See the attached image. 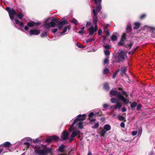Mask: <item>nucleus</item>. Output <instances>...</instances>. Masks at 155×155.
Returning <instances> with one entry per match:
<instances>
[{
  "instance_id": "23",
  "label": "nucleus",
  "mask_w": 155,
  "mask_h": 155,
  "mask_svg": "<svg viewBox=\"0 0 155 155\" xmlns=\"http://www.w3.org/2000/svg\"><path fill=\"white\" fill-rule=\"evenodd\" d=\"M104 88L105 90L108 91L110 89V87L108 84L107 83H106L104 85Z\"/></svg>"
},
{
  "instance_id": "40",
  "label": "nucleus",
  "mask_w": 155,
  "mask_h": 155,
  "mask_svg": "<svg viewBox=\"0 0 155 155\" xmlns=\"http://www.w3.org/2000/svg\"><path fill=\"white\" fill-rule=\"evenodd\" d=\"M99 126V124L98 123H96L92 127L93 128L97 129Z\"/></svg>"
},
{
  "instance_id": "21",
  "label": "nucleus",
  "mask_w": 155,
  "mask_h": 155,
  "mask_svg": "<svg viewBox=\"0 0 155 155\" xmlns=\"http://www.w3.org/2000/svg\"><path fill=\"white\" fill-rule=\"evenodd\" d=\"M126 32L127 33H129L130 31H132L131 25H127L126 28Z\"/></svg>"
},
{
  "instance_id": "48",
  "label": "nucleus",
  "mask_w": 155,
  "mask_h": 155,
  "mask_svg": "<svg viewBox=\"0 0 155 155\" xmlns=\"http://www.w3.org/2000/svg\"><path fill=\"white\" fill-rule=\"evenodd\" d=\"M52 32L53 34L55 33L58 31V29L57 28H55L54 29H51Z\"/></svg>"
},
{
  "instance_id": "38",
  "label": "nucleus",
  "mask_w": 155,
  "mask_h": 155,
  "mask_svg": "<svg viewBox=\"0 0 155 155\" xmlns=\"http://www.w3.org/2000/svg\"><path fill=\"white\" fill-rule=\"evenodd\" d=\"M124 41L120 40V41L118 42V45L119 46H124Z\"/></svg>"
},
{
  "instance_id": "61",
  "label": "nucleus",
  "mask_w": 155,
  "mask_h": 155,
  "mask_svg": "<svg viewBox=\"0 0 155 155\" xmlns=\"http://www.w3.org/2000/svg\"><path fill=\"white\" fill-rule=\"evenodd\" d=\"M121 94L122 95H125L127 94V93L125 91H121Z\"/></svg>"
},
{
  "instance_id": "26",
  "label": "nucleus",
  "mask_w": 155,
  "mask_h": 155,
  "mask_svg": "<svg viewBox=\"0 0 155 155\" xmlns=\"http://www.w3.org/2000/svg\"><path fill=\"white\" fill-rule=\"evenodd\" d=\"M16 16L19 19H22L24 16V15L22 13V12H21L19 14H17Z\"/></svg>"
},
{
  "instance_id": "15",
  "label": "nucleus",
  "mask_w": 155,
  "mask_h": 155,
  "mask_svg": "<svg viewBox=\"0 0 155 155\" xmlns=\"http://www.w3.org/2000/svg\"><path fill=\"white\" fill-rule=\"evenodd\" d=\"M71 28L70 25H68L64 27L63 31L61 33V34H62L65 33L67 29L70 30Z\"/></svg>"
},
{
  "instance_id": "18",
  "label": "nucleus",
  "mask_w": 155,
  "mask_h": 155,
  "mask_svg": "<svg viewBox=\"0 0 155 155\" xmlns=\"http://www.w3.org/2000/svg\"><path fill=\"white\" fill-rule=\"evenodd\" d=\"M65 146L64 144H62L59 147L58 150L60 151V152L63 153L64 152V148Z\"/></svg>"
},
{
  "instance_id": "49",
  "label": "nucleus",
  "mask_w": 155,
  "mask_h": 155,
  "mask_svg": "<svg viewBox=\"0 0 155 155\" xmlns=\"http://www.w3.org/2000/svg\"><path fill=\"white\" fill-rule=\"evenodd\" d=\"M94 113L93 112H91V113H90L88 115L89 118H88V119H90V117H92L94 115Z\"/></svg>"
},
{
  "instance_id": "13",
  "label": "nucleus",
  "mask_w": 155,
  "mask_h": 155,
  "mask_svg": "<svg viewBox=\"0 0 155 155\" xmlns=\"http://www.w3.org/2000/svg\"><path fill=\"white\" fill-rule=\"evenodd\" d=\"M80 133V131L77 130H74L71 135V137H74L76 136L78 134H79Z\"/></svg>"
},
{
  "instance_id": "2",
  "label": "nucleus",
  "mask_w": 155,
  "mask_h": 155,
  "mask_svg": "<svg viewBox=\"0 0 155 155\" xmlns=\"http://www.w3.org/2000/svg\"><path fill=\"white\" fill-rule=\"evenodd\" d=\"M34 150L36 155H47L51 154L52 152L51 148H48L44 145L35 146L34 147Z\"/></svg>"
},
{
  "instance_id": "7",
  "label": "nucleus",
  "mask_w": 155,
  "mask_h": 155,
  "mask_svg": "<svg viewBox=\"0 0 155 155\" xmlns=\"http://www.w3.org/2000/svg\"><path fill=\"white\" fill-rule=\"evenodd\" d=\"M85 114H79L77 116V117L74 120V124H75L78 122H82L86 118Z\"/></svg>"
},
{
  "instance_id": "57",
  "label": "nucleus",
  "mask_w": 155,
  "mask_h": 155,
  "mask_svg": "<svg viewBox=\"0 0 155 155\" xmlns=\"http://www.w3.org/2000/svg\"><path fill=\"white\" fill-rule=\"evenodd\" d=\"M120 126L121 127L124 128L125 127V124L124 122H122L120 124Z\"/></svg>"
},
{
  "instance_id": "19",
  "label": "nucleus",
  "mask_w": 155,
  "mask_h": 155,
  "mask_svg": "<svg viewBox=\"0 0 155 155\" xmlns=\"http://www.w3.org/2000/svg\"><path fill=\"white\" fill-rule=\"evenodd\" d=\"M15 23L16 24L19 25L21 27H23L24 26V23L22 22H20L19 20L18 19H15Z\"/></svg>"
},
{
  "instance_id": "27",
  "label": "nucleus",
  "mask_w": 155,
  "mask_h": 155,
  "mask_svg": "<svg viewBox=\"0 0 155 155\" xmlns=\"http://www.w3.org/2000/svg\"><path fill=\"white\" fill-rule=\"evenodd\" d=\"M111 102L112 103H117L118 101V99L117 98L115 97H112L110 99Z\"/></svg>"
},
{
  "instance_id": "10",
  "label": "nucleus",
  "mask_w": 155,
  "mask_h": 155,
  "mask_svg": "<svg viewBox=\"0 0 155 155\" xmlns=\"http://www.w3.org/2000/svg\"><path fill=\"white\" fill-rule=\"evenodd\" d=\"M41 24V23L40 22H35L34 21H31L27 23V25L29 27H32L35 26H38L40 25Z\"/></svg>"
},
{
  "instance_id": "58",
  "label": "nucleus",
  "mask_w": 155,
  "mask_h": 155,
  "mask_svg": "<svg viewBox=\"0 0 155 155\" xmlns=\"http://www.w3.org/2000/svg\"><path fill=\"white\" fill-rule=\"evenodd\" d=\"M138 48V47H137L135 48H133L132 50V53H133Z\"/></svg>"
},
{
  "instance_id": "51",
  "label": "nucleus",
  "mask_w": 155,
  "mask_h": 155,
  "mask_svg": "<svg viewBox=\"0 0 155 155\" xmlns=\"http://www.w3.org/2000/svg\"><path fill=\"white\" fill-rule=\"evenodd\" d=\"M40 141V140H39L38 138H37L35 140H33V143H36Z\"/></svg>"
},
{
  "instance_id": "8",
  "label": "nucleus",
  "mask_w": 155,
  "mask_h": 155,
  "mask_svg": "<svg viewBox=\"0 0 155 155\" xmlns=\"http://www.w3.org/2000/svg\"><path fill=\"white\" fill-rule=\"evenodd\" d=\"M59 137L56 135H53L49 137L46 140V141L47 142H51L52 140H55L58 141L59 140Z\"/></svg>"
},
{
  "instance_id": "50",
  "label": "nucleus",
  "mask_w": 155,
  "mask_h": 155,
  "mask_svg": "<svg viewBox=\"0 0 155 155\" xmlns=\"http://www.w3.org/2000/svg\"><path fill=\"white\" fill-rule=\"evenodd\" d=\"M105 54L106 55H109L110 54V52L108 50H106L104 52Z\"/></svg>"
},
{
  "instance_id": "39",
  "label": "nucleus",
  "mask_w": 155,
  "mask_h": 155,
  "mask_svg": "<svg viewBox=\"0 0 155 155\" xmlns=\"http://www.w3.org/2000/svg\"><path fill=\"white\" fill-rule=\"evenodd\" d=\"M102 111H99L96 113L95 115L97 116H102Z\"/></svg>"
},
{
  "instance_id": "54",
  "label": "nucleus",
  "mask_w": 155,
  "mask_h": 155,
  "mask_svg": "<svg viewBox=\"0 0 155 155\" xmlns=\"http://www.w3.org/2000/svg\"><path fill=\"white\" fill-rule=\"evenodd\" d=\"M77 46L79 48H83V45L79 43H77L76 44Z\"/></svg>"
},
{
  "instance_id": "33",
  "label": "nucleus",
  "mask_w": 155,
  "mask_h": 155,
  "mask_svg": "<svg viewBox=\"0 0 155 155\" xmlns=\"http://www.w3.org/2000/svg\"><path fill=\"white\" fill-rule=\"evenodd\" d=\"M71 22L74 23L75 25H77L78 24L77 20L74 18H72Z\"/></svg>"
},
{
  "instance_id": "25",
  "label": "nucleus",
  "mask_w": 155,
  "mask_h": 155,
  "mask_svg": "<svg viewBox=\"0 0 155 155\" xmlns=\"http://www.w3.org/2000/svg\"><path fill=\"white\" fill-rule=\"evenodd\" d=\"M127 70V67H123L121 69V71L123 73L125 74H126V72Z\"/></svg>"
},
{
  "instance_id": "20",
  "label": "nucleus",
  "mask_w": 155,
  "mask_h": 155,
  "mask_svg": "<svg viewBox=\"0 0 155 155\" xmlns=\"http://www.w3.org/2000/svg\"><path fill=\"white\" fill-rule=\"evenodd\" d=\"M100 128L101 129V130L99 133L100 135L101 136L104 137L106 133V131L103 130L101 127Z\"/></svg>"
},
{
  "instance_id": "11",
  "label": "nucleus",
  "mask_w": 155,
  "mask_h": 155,
  "mask_svg": "<svg viewBox=\"0 0 155 155\" xmlns=\"http://www.w3.org/2000/svg\"><path fill=\"white\" fill-rule=\"evenodd\" d=\"M40 32V31L39 30L31 29L29 32V35L31 36L33 35H39Z\"/></svg>"
},
{
  "instance_id": "17",
  "label": "nucleus",
  "mask_w": 155,
  "mask_h": 155,
  "mask_svg": "<svg viewBox=\"0 0 155 155\" xmlns=\"http://www.w3.org/2000/svg\"><path fill=\"white\" fill-rule=\"evenodd\" d=\"M140 23L138 22H135L134 23V27L133 28L134 30H136L138 29L140 26Z\"/></svg>"
},
{
  "instance_id": "45",
  "label": "nucleus",
  "mask_w": 155,
  "mask_h": 155,
  "mask_svg": "<svg viewBox=\"0 0 155 155\" xmlns=\"http://www.w3.org/2000/svg\"><path fill=\"white\" fill-rule=\"evenodd\" d=\"M104 47L106 49L108 50L110 49L111 48L110 46L109 45H105Z\"/></svg>"
},
{
  "instance_id": "36",
  "label": "nucleus",
  "mask_w": 155,
  "mask_h": 155,
  "mask_svg": "<svg viewBox=\"0 0 155 155\" xmlns=\"http://www.w3.org/2000/svg\"><path fill=\"white\" fill-rule=\"evenodd\" d=\"M104 64H108L109 63V60L108 58H105L104 61Z\"/></svg>"
},
{
  "instance_id": "31",
  "label": "nucleus",
  "mask_w": 155,
  "mask_h": 155,
  "mask_svg": "<svg viewBox=\"0 0 155 155\" xmlns=\"http://www.w3.org/2000/svg\"><path fill=\"white\" fill-rule=\"evenodd\" d=\"M75 124H74V122L73 123L72 125L70 127L69 129V130L70 131H74V130H76V129L74 127V126Z\"/></svg>"
},
{
  "instance_id": "3",
  "label": "nucleus",
  "mask_w": 155,
  "mask_h": 155,
  "mask_svg": "<svg viewBox=\"0 0 155 155\" xmlns=\"http://www.w3.org/2000/svg\"><path fill=\"white\" fill-rule=\"evenodd\" d=\"M94 13V16L93 17V22L94 25V26L93 25H91V27L88 30L89 31V35L90 36H93L94 32H96L98 29V26L97 25V22L98 19H97L96 13H95L94 10H93Z\"/></svg>"
},
{
  "instance_id": "6",
  "label": "nucleus",
  "mask_w": 155,
  "mask_h": 155,
  "mask_svg": "<svg viewBox=\"0 0 155 155\" xmlns=\"http://www.w3.org/2000/svg\"><path fill=\"white\" fill-rule=\"evenodd\" d=\"M126 55L125 53L121 51L119 53L117 56L116 58V62L118 63L122 62L124 60V57Z\"/></svg>"
},
{
  "instance_id": "44",
  "label": "nucleus",
  "mask_w": 155,
  "mask_h": 155,
  "mask_svg": "<svg viewBox=\"0 0 155 155\" xmlns=\"http://www.w3.org/2000/svg\"><path fill=\"white\" fill-rule=\"evenodd\" d=\"M109 25L108 24H107L104 25V31H107V30H108L107 29Z\"/></svg>"
},
{
  "instance_id": "37",
  "label": "nucleus",
  "mask_w": 155,
  "mask_h": 155,
  "mask_svg": "<svg viewBox=\"0 0 155 155\" xmlns=\"http://www.w3.org/2000/svg\"><path fill=\"white\" fill-rule=\"evenodd\" d=\"M109 72V70L108 68H105L103 71V74H107Z\"/></svg>"
},
{
  "instance_id": "12",
  "label": "nucleus",
  "mask_w": 155,
  "mask_h": 155,
  "mask_svg": "<svg viewBox=\"0 0 155 155\" xmlns=\"http://www.w3.org/2000/svg\"><path fill=\"white\" fill-rule=\"evenodd\" d=\"M69 133L68 131H63L62 132V136L61 137L62 139L65 140L68 138Z\"/></svg>"
},
{
  "instance_id": "47",
  "label": "nucleus",
  "mask_w": 155,
  "mask_h": 155,
  "mask_svg": "<svg viewBox=\"0 0 155 155\" xmlns=\"http://www.w3.org/2000/svg\"><path fill=\"white\" fill-rule=\"evenodd\" d=\"M24 144L25 145H26L27 147H29V146L30 145V143L28 142H25L24 143Z\"/></svg>"
},
{
  "instance_id": "64",
  "label": "nucleus",
  "mask_w": 155,
  "mask_h": 155,
  "mask_svg": "<svg viewBox=\"0 0 155 155\" xmlns=\"http://www.w3.org/2000/svg\"><path fill=\"white\" fill-rule=\"evenodd\" d=\"M117 75V74H116V73H114L113 75V76H112L113 78H115Z\"/></svg>"
},
{
  "instance_id": "52",
  "label": "nucleus",
  "mask_w": 155,
  "mask_h": 155,
  "mask_svg": "<svg viewBox=\"0 0 155 155\" xmlns=\"http://www.w3.org/2000/svg\"><path fill=\"white\" fill-rule=\"evenodd\" d=\"M102 33V30L101 29H100L98 31V35H101Z\"/></svg>"
},
{
  "instance_id": "9",
  "label": "nucleus",
  "mask_w": 155,
  "mask_h": 155,
  "mask_svg": "<svg viewBox=\"0 0 155 155\" xmlns=\"http://www.w3.org/2000/svg\"><path fill=\"white\" fill-rule=\"evenodd\" d=\"M8 14L10 19L11 20H13L14 16L17 15V13L13 8H12L11 11L9 12Z\"/></svg>"
},
{
  "instance_id": "46",
  "label": "nucleus",
  "mask_w": 155,
  "mask_h": 155,
  "mask_svg": "<svg viewBox=\"0 0 155 155\" xmlns=\"http://www.w3.org/2000/svg\"><path fill=\"white\" fill-rule=\"evenodd\" d=\"M96 120V119H93L90 120V123L91 124H93L95 122Z\"/></svg>"
},
{
  "instance_id": "32",
  "label": "nucleus",
  "mask_w": 155,
  "mask_h": 155,
  "mask_svg": "<svg viewBox=\"0 0 155 155\" xmlns=\"http://www.w3.org/2000/svg\"><path fill=\"white\" fill-rule=\"evenodd\" d=\"M137 105V103L136 102H133L131 105L130 107L131 108L133 109V108L135 107Z\"/></svg>"
},
{
  "instance_id": "59",
  "label": "nucleus",
  "mask_w": 155,
  "mask_h": 155,
  "mask_svg": "<svg viewBox=\"0 0 155 155\" xmlns=\"http://www.w3.org/2000/svg\"><path fill=\"white\" fill-rule=\"evenodd\" d=\"M6 10L8 11V13H9V12L11 10V9H10L9 7H7L6 8Z\"/></svg>"
},
{
  "instance_id": "29",
  "label": "nucleus",
  "mask_w": 155,
  "mask_h": 155,
  "mask_svg": "<svg viewBox=\"0 0 155 155\" xmlns=\"http://www.w3.org/2000/svg\"><path fill=\"white\" fill-rule=\"evenodd\" d=\"M78 127L79 128L81 129L83 127V123L82 122H79L77 124Z\"/></svg>"
},
{
  "instance_id": "28",
  "label": "nucleus",
  "mask_w": 155,
  "mask_h": 155,
  "mask_svg": "<svg viewBox=\"0 0 155 155\" xmlns=\"http://www.w3.org/2000/svg\"><path fill=\"white\" fill-rule=\"evenodd\" d=\"M11 145V143L8 142H6L4 143L3 146L5 147H9Z\"/></svg>"
},
{
  "instance_id": "14",
  "label": "nucleus",
  "mask_w": 155,
  "mask_h": 155,
  "mask_svg": "<svg viewBox=\"0 0 155 155\" xmlns=\"http://www.w3.org/2000/svg\"><path fill=\"white\" fill-rule=\"evenodd\" d=\"M122 106V104L120 102L117 101L116 104L114 106V108L115 109H120Z\"/></svg>"
},
{
  "instance_id": "60",
  "label": "nucleus",
  "mask_w": 155,
  "mask_h": 155,
  "mask_svg": "<svg viewBox=\"0 0 155 155\" xmlns=\"http://www.w3.org/2000/svg\"><path fill=\"white\" fill-rule=\"evenodd\" d=\"M108 106V105L106 104H104L103 105V107L105 109L107 108Z\"/></svg>"
},
{
  "instance_id": "62",
  "label": "nucleus",
  "mask_w": 155,
  "mask_h": 155,
  "mask_svg": "<svg viewBox=\"0 0 155 155\" xmlns=\"http://www.w3.org/2000/svg\"><path fill=\"white\" fill-rule=\"evenodd\" d=\"M105 120V117H102L101 119V121L102 122L104 121Z\"/></svg>"
},
{
  "instance_id": "4",
  "label": "nucleus",
  "mask_w": 155,
  "mask_h": 155,
  "mask_svg": "<svg viewBox=\"0 0 155 155\" xmlns=\"http://www.w3.org/2000/svg\"><path fill=\"white\" fill-rule=\"evenodd\" d=\"M110 94L112 96H116L119 99L122 100L125 104H128L129 102V99L124 97L120 92H118L112 89L110 91Z\"/></svg>"
},
{
  "instance_id": "42",
  "label": "nucleus",
  "mask_w": 155,
  "mask_h": 155,
  "mask_svg": "<svg viewBox=\"0 0 155 155\" xmlns=\"http://www.w3.org/2000/svg\"><path fill=\"white\" fill-rule=\"evenodd\" d=\"M146 16V15L145 14H142L139 17V18L140 19H144Z\"/></svg>"
},
{
  "instance_id": "16",
  "label": "nucleus",
  "mask_w": 155,
  "mask_h": 155,
  "mask_svg": "<svg viewBox=\"0 0 155 155\" xmlns=\"http://www.w3.org/2000/svg\"><path fill=\"white\" fill-rule=\"evenodd\" d=\"M103 128L104 130L106 131V132L110 130L111 128L109 124L105 125Z\"/></svg>"
},
{
  "instance_id": "63",
  "label": "nucleus",
  "mask_w": 155,
  "mask_h": 155,
  "mask_svg": "<svg viewBox=\"0 0 155 155\" xmlns=\"http://www.w3.org/2000/svg\"><path fill=\"white\" fill-rule=\"evenodd\" d=\"M127 109L125 107H123L122 109V112H125L126 111Z\"/></svg>"
},
{
  "instance_id": "24",
  "label": "nucleus",
  "mask_w": 155,
  "mask_h": 155,
  "mask_svg": "<svg viewBox=\"0 0 155 155\" xmlns=\"http://www.w3.org/2000/svg\"><path fill=\"white\" fill-rule=\"evenodd\" d=\"M48 33L47 31H44L41 35V37L42 38L46 37Z\"/></svg>"
},
{
  "instance_id": "55",
  "label": "nucleus",
  "mask_w": 155,
  "mask_h": 155,
  "mask_svg": "<svg viewBox=\"0 0 155 155\" xmlns=\"http://www.w3.org/2000/svg\"><path fill=\"white\" fill-rule=\"evenodd\" d=\"M91 22L90 21H87L86 23V27H87L88 26L91 25Z\"/></svg>"
},
{
  "instance_id": "53",
  "label": "nucleus",
  "mask_w": 155,
  "mask_h": 155,
  "mask_svg": "<svg viewBox=\"0 0 155 155\" xmlns=\"http://www.w3.org/2000/svg\"><path fill=\"white\" fill-rule=\"evenodd\" d=\"M137 134V131H134L132 132V135L133 136L136 135Z\"/></svg>"
},
{
  "instance_id": "34",
  "label": "nucleus",
  "mask_w": 155,
  "mask_h": 155,
  "mask_svg": "<svg viewBox=\"0 0 155 155\" xmlns=\"http://www.w3.org/2000/svg\"><path fill=\"white\" fill-rule=\"evenodd\" d=\"M126 34L125 33H124L122 36L120 40L124 41L126 39Z\"/></svg>"
},
{
  "instance_id": "22",
  "label": "nucleus",
  "mask_w": 155,
  "mask_h": 155,
  "mask_svg": "<svg viewBox=\"0 0 155 155\" xmlns=\"http://www.w3.org/2000/svg\"><path fill=\"white\" fill-rule=\"evenodd\" d=\"M117 117L118 120L120 121H123L124 122L126 121V120L125 117L122 115H118Z\"/></svg>"
},
{
  "instance_id": "35",
  "label": "nucleus",
  "mask_w": 155,
  "mask_h": 155,
  "mask_svg": "<svg viewBox=\"0 0 155 155\" xmlns=\"http://www.w3.org/2000/svg\"><path fill=\"white\" fill-rule=\"evenodd\" d=\"M117 36L114 35V34H113L112 36V37H111V39L112 41H115L116 40H117Z\"/></svg>"
},
{
  "instance_id": "30",
  "label": "nucleus",
  "mask_w": 155,
  "mask_h": 155,
  "mask_svg": "<svg viewBox=\"0 0 155 155\" xmlns=\"http://www.w3.org/2000/svg\"><path fill=\"white\" fill-rule=\"evenodd\" d=\"M134 44L133 42H131L130 44H128L127 45H125V46L127 48L130 49Z\"/></svg>"
},
{
  "instance_id": "1",
  "label": "nucleus",
  "mask_w": 155,
  "mask_h": 155,
  "mask_svg": "<svg viewBox=\"0 0 155 155\" xmlns=\"http://www.w3.org/2000/svg\"><path fill=\"white\" fill-rule=\"evenodd\" d=\"M48 19H47L44 22V28L47 29H49L51 27L53 28L56 26L59 30H61L64 25L68 23L67 19L61 21L59 19L55 18L53 19L50 22H48Z\"/></svg>"
},
{
  "instance_id": "43",
  "label": "nucleus",
  "mask_w": 155,
  "mask_h": 155,
  "mask_svg": "<svg viewBox=\"0 0 155 155\" xmlns=\"http://www.w3.org/2000/svg\"><path fill=\"white\" fill-rule=\"evenodd\" d=\"M94 40V38H91L87 39L86 41V42L87 43H88L90 42H91Z\"/></svg>"
},
{
  "instance_id": "5",
  "label": "nucleus",
  "mask_w": 155,
  "mask_h": 155,
  "mask_svg": "<svg viewBox=\"0 0 155 155\" xmlns=\"http://www.w3.org/2000/svg\"><path fill=\"white\" fill-rule=\"evenodd\" d=\"M102 0H98V1L97 2V4H95L96 5V9L94 8L93 9L92 12L93 14V17L94 16V13L93 12V10H94L95 13H96V16H97V19H98L97 16V15L98 14V12H99L101 10V3Z\"/></svg>"
},
{
  "instance_id": "56",
  "label": "nucleus",
  "mask_w": 155,
  "mask_h": 155,
  "mask_svg": "<svg viewBox=\"0 0 155 155\" xmlns=\"http://www.w3.org/2000/svg\"><path fill=\"white\" fill-rule=\"evenodd\" d=\"M105 33L106 34V37H108L110 33L108 30H107V31H106Z\"/></svg>"
},
{
  "instance_id": "41",
  "label": "nucleus",
  "mask_w": 155,
  "mask_h": 155,
  "mask_svg": "<svg viewBox=\"0 0 155 155\" xmlns=\"http://www.w3.org/2000/svg\"><path fill=\"white\" fill-rule=\"evenodd\" d=\"M142 107V106L141 104H139L137 106V110H140Z\"/></svg>"
}]
</instances>
